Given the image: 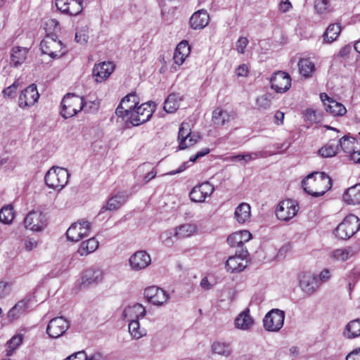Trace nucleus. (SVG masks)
Instances as JSON below:
<instances>
[{
	"label": "nucleus",
	"mask_w": 360,
	"mask_h": 360,
	"mask_svg": "<svg viewBox=\"0 0 360 360\" xmlns=\"http://www.w3.org/2000/svg\"><path fill=\"white\" fill-rule=\"evenodd\" d=\"M200 138L198 134L191 132L189 123L182 122L179 127L178 134L179 148L184 150L193 146L199 141Z\"/></svg>",
	"instance_id": "nucleus-7"
},
{
	"label": "nucleus",
	"mask_w": 360,
	"mask_h": 360,
	"mask_svg": "<svg viewBox=\"0 0 360 360\" xmlns=\"http://www.w3.org/2000/svg\"><path fill=\"white\" fill-rule=\"evenodd\" d=\"M349 252L347 248H339L330 252V256L334 260L344 262L349 258Z\"/></svg>",
	"instance_id": "nucleus-48"
},
{
	"label": "nucleus",
	"mask_w": 360,
	"mask_h": 360,
	"mask_svg": "<svg viewBox=\"0 0 360 360\" xmlns=\"http://www.w3.org/2000/svg\"><path fill=\"white\" fill-rule=\"evenodd\" d=\"M70 2L68 11H66L65 14L70 15H77L79 14L83 9L84 0H71Z\"/></svg>",
	"instance_id": "nucleus-47"
},
{
	"label": "nucleus",
	"mask_w": 360,
	"mask_h": 360,
	"mask_svg": "<svg viewBox=\"0 0 360 360\" xmlns=\"http://www.w3.org/2000/svg\"><path fill=\"white\" fill-rule=\"evenodd\" d=\"M16 89H17V85L15 84V82H14L12 85H11L8 87L4 89L3 94L4 96L11 98L13 96V95L16 91Z\"/></svg>",
	"instance_id": "nucleus-57"
},
{
	"label": "nucleus",
	"mask_w": 360,
	"mask_h": 360,
	"mask_svg": "<svg viewBox=\"0 0 360 360\" xmlns=\"http://www.w3.org/2000/svg\"><path fill=\"white\" fill-rule=\"evenodd\" d=\"M151 262L150 256L146 251L136 252L129 258V264L134 271H139L146 268Z\"/></svg>",
	"instance_id": "nucleus-21"
},
{
	"label": "nucleus",
	"mask_w": 360,
	"mask_h": 360,
	"mask_svg": "<svg viewBox=\"0 0 360 360\" xmlns=\"http://www.w3.org/2000/svg\"><path fill=\"white\" fill-rule=\"evenodd\" d=\"M91 224L88 221H82L72 224L67 230L66 236L69 240L77 242L89 235Z\"/></svg>",
	"instance_id": "nucleus-10"
},
{
	"label": "nucleus",
	"mask_w": 360,
	"mask_h": 360,
	"mask_svg": "<svg viewBox=\"0 0 360 360\" xmlns=\"http://www.w3.org/2000/svg\"><path fill=\"white\" fill-rule=\"evenodd\" d=\"M252 238V234L247 230L235 232L227 238V243L231 247H238L243 249V245Z\"/></svg>",
	"instance_id": "nucleus-26"
},
{
	"label": "nucleus",
	"mask_w": 360,
	"mask_h": 360,
	"mask_svg": "<svg viewBox=\"0 0 360 360\" xmlns=\"http://www.w3.org/2000/svg\"><path fill=\"white\" fill-rule=\"evenodd\" d=\"M234 216L240 224L249 221L251 217V207L247 202H241L235 209Z\"/></svg>",
	"instance_id": "nucleus-33"
},
{
	"label": "nucleus",
	"mask_w": 360,
	"mask_h": 360,
	"mask_svg": "<svg viewBox=\"0 0 360 360\" xmlns=\"http://www.w3.org/2000/svg\"><path fill=\"white\" fill-rule=\"evenodd\" d=\"M139 103L137 96L131 93L124 96L115 110L117 116L125 118L126 115Z\"/></svg>",
	"instance_id": "nucleus-20"
},
{
	"label": "nucleus",
	"mask_w": 360,
	"mask_h": 360,
	"mask_svg": "<svg viewBox=\"0 0 360 360\" xmlns=\"http://www.w3.org/2000/svg\"><path fill=\"white\" fill-rule=\"evenodd\" d=\"M343 335L347 339H354L360 336V319L349 321L343 330Z\"/></svg>",
	"instance_id": "nucleus-37"
},
{
	"label": "nucleus",
	"mask_w": 360,
	"mask_h": 360,
	"mask_svg": "<svg viewBox=\"0 0 360 360\" xmlns=\"http://www.w3.org/2000/svg\"><path fill=\"white\" fill-rule=\"evenodd\" d=\"M343 200L348 205L360 204V184L349 188L343 194Z\"/></svg>",
	"instance_id": "nucleus-35"
},
{
	"label": "nucleus",
	"mask_w": 360,
	"mask_h": 360,
	"mask_svg": "<svg viewBox=\"0 0 360 360\" xmlns=\"http://www.w3.org/2000/svg\"><path fill=\"white\" fill-rule=\"evenodd\" d=\"M146 311V308L139 303H136L131 306L127 307L123 312L122 316L130 320H138L144 317Z\"/></svg>",
	"instance_id": "nucleus-30"
},
{
	"label": "nucleus",
	"mask_w": 360,
	"mask_h": 360,
	"mask_svg": "<svg viewBox=\"0 0 360 360\" xmlns=\"http://www.w3.org/2000/svg\"><path fill=\"white\" fill-rule=\"evenodd\" d=\"M40 46L43 53L52 58L60 57L64 54V52L62 51L61 41L49 36L41 41Z\"/></svg>",
	"instance_id": "nucleus-15"
},
{
	"label": "nucleus",
	"mask_w": 360,
	"mask_h": 360,
	"mask_svg": "<svg viewBox=\"0 0 360 360\" xmlns=\"http://www.w3.org/2000/svg\"><path fill=\"white\" fill-rule=\"evenodd\" d=\"M72 360H85L86 353L84 351H80L70 355Z\"/></svg>",
	"instance_id": "nucleus-64"
},
{
	"label": "nucleus",
	"mask_w": 360,
	"mask_h": 360,
	"mask_svg": "<svg viewBox=\"0 0 360 360\" xmlns=\"http://www.w3.org/2000/svg\"><path fill=\"white\" fill-rule=\"evenodd\" d=\"M103 278V272L99 269H86L82 277L81 285L83 288L92 285H97L102 282Z\"/></svg>",
	"instance_id": "nucleus-22"
},
{
	"label": "nucleus",
	"mask_w": 360,
	"mask_h": 360,
	"mask_svg": "<svg viewBox=\"0 0 360 360\" xmlns=\"http://www.w3.org/2000/svg\"><path fill=\"white\" fill-rule=\"evenodd\" d=\"M357 141L355 138L350 136H344L340 140L338 146L342 150L348 154H350L356 148Z\"/></svg>",
	"instance_id": "nucleus-41"
},
{
	"label": "nucleus",
	"mask_w": 360,
	"mask_h": 360,
	"mask_svg": "<svg viewBox=\"0 0 360 360\" xmlns=\"http://www.w3.org/2000/svg\"><path fill=\"white\" fill-rule=\"evenodd\" d=\"M349 159L354 163H360V150H355V149L349 154Z\"/></svg>",
	"instance_id": "nucleus-60"
},
{
	"label": "nucleus",
	"mask_w": 360,
	"mask_h": 360,
	"mask_svg": "<svg viewBox=\"0 0 360 360\" xmlns=\"http://www.w3.org/2000/svg\"><path fill=\"white\" fill-rule=\"evenodd\" d=\"M155 108L154 102H147L141 105L134 107L125 118L133 126H139L148 121L153 115Z\"/></svg>",
	"instance_id": "nucleus-2"
},
{
	"label": "nucleus",
	"mask_w": 360,
	"mask_h": 360,
	"mask_svg": "<svg viewBox=\"0 0 360 360\" xmlns=\"http://www.w3.org/2000/svg\"><path fill=\"white\" fill-rule=\"evenodd\" d=\"M298 212L296 202L288 199L280 202L276 210V215L279 220L288 221L293 218Z\"/></svg>",
	"instance_id": "nucleus-9"
},
{
	"label": "nucleus",
	"mask_w": 360,
	"mask_h": 360,
	"mask_svg": "<svg viewBox=\"0 0 360 360\" xmlns=\"http://www.w3.org/2000/svg\"><path fill=\"white\" fill-rule=\"evenodd\" d=\"M98 247V241L92 237L86 241L82 242L78 249V253L81 256L87 255L94 252Z\"/></svg>",
	"instance_id": "nucleus-39"
},
{
	"label": "nucleus",
	"mask_w": 360,
	"mask_h": 360,
	"mask_svg": "<svg viewBox=\"0 0 360 360\" xmlns=\"http://www.w3.org/2000/svg\"><path fill=\"white\" fill-rule=\"evenodd\" d=\"M209 22V15L205 10L194 13L190 18L189 23L194 30L202 29Z\"/></svg>",
	"instance_id": "nucleus-31"
},
{
	"label": "nucleus",
	"mask_w": 360,
	"mask_h": 360,
	"mask_svg": "<svg viewBox=\"0 0 360 360\" xmlns=\"http://www.w3.org/2000/svg\"><path fill=\"white\" fill-rule=\"evenodd\" d=\"M70 324L67 319L63 316L52 319L46 328V333L52 338L62 336L69 328Z\"/></svg>",
	"instance_id": "nucleus-13"
},
{
	"label": "nucleus",
	"mask_w": 360,
	"mask_h": 360,
	"mask_svg": "<svg viewBox=\"0 0 360 360\" xmlns=\"http://www.w3.org/2000/svg\"><path fill=\"white\" fill-rule=\"evenodd\" d=\"M271 88L276 93L286 92L291 86L290 76L283 71H278L274 73L270 79Z\"/></svg>",
	"instance_id": "nucleus-11"
},
{
	"label": "nucleus",
	"mask_w": 360,
	"mask_h": 360,
	"mask_svg": "<svg viewBox=\"0 0 360 360\" xmlns=\"http://www.w3.org/2000/svg\"><path fill=\"white\" fill-rule=\"evenodd\" d=\"M24 224L27 229L33 231H41L47 224L46 214L38 210L31 211L26 215Z\"/></svg>",
	"instance_id": "nucleus-8"
},
{
	"label": "nucleus",
	"mask_w": 360,
	"mask_h": 360,
	"mask_svg": "<svg viewBox=\"0 0 360 360\" xmlns=\"http://www.w3.org/2000/svg\"><path fill=\"white\" fill-rule=\"evenodd\" d=\"M338 150V145L333 143H328L319 150V153L323 158H331L336 155Z\"/></svg>",
	"instance_id": "nucleus-46"
},
{
	"label": "nucleus",
	"mask_w": 360,
	"mask_h": 360,
	"mask_svg": "<svg viewBox=\"0 0 360 360\" xmlns=\"http://www.w3.org/2000/svg\"><path fill=\"white\" fill-rule=\"evenodd\" d=\"M127 197L124 193H117L110 198L107 203L103 205L100 211L102 213L105 211H114L118 210L127 201Z\"/></svg>",
	"instance_id": "nucleus-32"
},
{
	"label": "nucleus",
	"mask_w": 360,
	"mask_h": 360,
	"mask_svg": "<svg viewBox=\"0 0 360 360\" xmlns=\"http://www.w3.org/2000/svg\"><path fill=\"white\" fill-rule=\"evenodd\" d=\"M84 106V101L82 97L68 94L62 100L60 115L65 119L72 117L82 110Z\"/></svg>",
	"instance_id": "nucleus-4"
},
{
	"label": "nucleus",
	"mask_w": 360,
	"mask_h": 360,
	"mask_svg": "<svg viewBox=\"0 0 360 360\" xmlns=\"http://www.w3.org/2000/svg\"><path fill=\"white\" fill-rule=\"evenodd\" d=\"M257 156L258 153H250L231 155L229 157L227 160L232 162H240L242 165H245L247 162L257 158Z\"/></svg>",
	"instance_id": "nucleus-43"
},
{
	"label": "nucleus",
	"mask_w": 360,
	"mask_h": 360,
	"mask_svg": "<svg viewBox=\"0 0 360 360\" xmlns=\"http://www.w3.org/2000/svg\"><path fill=\"white\" fill-rule=\"evenodd\" d=\"M181 97L177 94H171L164 103V110L167 112H174L180 106Z\"/></svg>",
	"instance_id": "nucleus-38"
},
{
	"label": "nucleus",
	"mask_w": 360,
	"mask_h": 360,
	"mask_svg": "<svg viewBox=\"0 0 360 360\" xmlns=\"http://www.w3.org/2000/svg\"><path fill=\"white\" fill-rule=\"evenodd\" d=\"M274 119H275V123L277 125L282 124L283 122V120H284V113L281 111H276L275 113V115H274Z\"/></svg>",
	"instance_id": "nucleus-63"
},
{
	"label": "nucleus",
	"mask_w": 360,
	"mask_h": 360,
	"mask_svg": "<svg viewBox=\"0 0 360 360\" xmlns=\"http://www.w3.org/2000/svg\"><path fill=\"white\" fill-rule=\"evenodd\" d=\"M304 119L311 124L317 122L316 112L313 109L309 108L305 110Z\"/></svg>",
	"instance_id": "nucleus-54"
},
{
	"label": "nucleus",
	"mask_w": 360,
	"mask_h": 360,
	"mask_svg": "<svg viewBox=\"0 0 360 360\" xmlns=\"http://www.w3.org/2000/svg\"><path fill=\"white\" fill-rule=\"evenodd\" d=\"M278 6L279 10L283 13L288 12L292 8L289 0H280Z\"/></svg>",
	"instance_id": "nucleus-56"
},
{
	"label": "nucleus",
	"mask_w": 360,
	"mask_h": 360,
	"mask_svg": "<svg viewBox=\"0 0 360 360\" xmlns=\"http://www.w3.org/2000/svg\"><path fill=\"white\" fill-rule=\"evenodd\" d=\"M299 72L304 79L310 78L316 72L315 64L309 58H301L298 62Z\"/></svg>",
	"instance_id": "nucleus-36"
},
{
	"label": "nucleus",
	"mask_w": 360,
	"mask_h": 360,
	"mask_svg": "<svg viewBox=\"0 0 360 360\" xmlns=\"http://www.w3.org/2000/svg\"><path fill=\"white\" fill-rule=\"evenodd\" d=\"M235 113L223 110L220 108L214 109L212 112V122L217 126H223L235 119Z\"/></svg>",
	"instance_id": "nucleus-29"
},
{
	"label": "nucleus",
	"mask_w": 360,
	"mask_h": 360,
	"mask_svg": "<svg viewBox=\"0 0 360 360\" xmlns=\"http://www.w3.org/2000/svg\"><path fill=\"white\" fill-rule=\"evenodd\" d=\"M257 104L261 108L268 109L271 106V100L266 95H264L257 99Z\"/></svg>",
	"instance_id": "nucleus-53"
},
{
	"label": "nucleus",
	"mask_w": 360,
	"mask_h": 360,
	"mask_svg": "<svg viewBox=\"0 0 360 360\" xmlns=\"http://www.w3.org/2000/svg\"><path fill=\"white\" fill-rule=\"evenodd\" d=\"M254 323V319L251 316L249 309L241 311L234 320L235 327L241 330H249Z\"/></svg>",
	"instance_id": "nucleus-25"
},
{
	"label": "nucleus",
	"mask_w": 360,
	"mask_h": 360,
	"mask_svg": "<svg viewBox=\"0 0 360 360\" xmlns=\"http://www.w3.org/2000/svg\"><path fill=\"white\" fill-rule=\"evenodd\" d=\"M144 296L150 303L157 306L162 305L169 298V295L163 289L157 286L146 288Z\"/></svg>",
	"instance_id": "nucleus-17"
},
{
	"label": "nucleus",
	"mask_w": 360,
	"mask_h": 360,
	"mask_svg": "<svg viewBox=\"0 0 360 360\" xmlns=\"http://www.w3.org/2000/svg\"><path fill=\"white\" fill-rule=\"evenodd\" d=\"M22 341L21 335H15L7 342L8 347L11 350H14L22 343Z\"/></svg>",
	"instance_id": "nucleus-52"
},
{
	"label": "nucleus",
	"mask_w": 360,
	"mask_h": 360,
	"mask_svg": "<svg viewBox=\"0 0 360 360\" xmlns=\"http://www.w3.org/2000/svg\"><path fill=\"white\" fill-rule=\"evenodd\" d=\"M320 98L323 103L327 112L333 116H342L347 112L344 105L330 98L326 93L320 94Z\"/></svg>",
	"instance_id": "nucleus-19"
},
{
	"label": "nucleus",
	"mask_w": 360,
	"mask_h": 360,
	"mask_svg": "<svg viewBox=\"0 0 360 360\" xmlns=\"http://www.w3.org/2000/svg\"><path fill=\"white\" fill-rule=\"evenodd\" d=\"M190 53V46L186 41H181L174 51L173 59L174 63L181 65Z\"/></svg>",
	"instance_id": "nucleus-34"
},
{
	"label": "nucleus",
	"mask_w": 360,
	"mask_h": 360,
	"mask_svg": "<svg viewBox=\"0 0 360 360\" xmlns=\"http://www.w3.org/2000/svg\"><path fill=\"white\" fill-rule=\"evenodd\" d=\"M212 350L215 354L228 356L231 352V346L229 343L216 342L212 345Z\"/></svg>",
	"instance_id": "nucleus-45"
},
{
	"label": "nucleus",
	"mask_w": 360,
	"mask_h": 360,
	"mask_svg": "<svg viewBox=\"0 0 360 360\" xmlns=\"http://www.w3.org/2000/svg\"><path fill=\"white\" fill-rule=\"evenodd\" d=\"M285 317V311L278 309H272L263 319V327L268 332L277 333L283 326Z\"/></svg>",
	"instance_id": "nucleus-6"
},
{
	"label": "nucleus",
	"mask_w": 360,
	"mask_h": 360,
	"mask_svg": "<svg viewBox=\"0 0 360 360\" xmlns=\"http://www.w3.org/2000/svg\"><path fill=\"white\" fill-rule=\"evenodd\" d=\"M113 70L112 63L103 62L94 65L92 73L96 82H102L112 74Z\"/></svg>",
	"instance_id": "nucleus-24"
},
{
	"label": "nucleus",
	"mask_w": 360,
	"mask_h": 360,
	"mask_svg": "<svg viewBox=\"0 0 360 360\" xmlns=\"http://www.w3.org/2000/svg\"><path fill=\"white\" fill-rule=\"evenodd\" d=\"M70 174L63 167H53L46 174L44 181L48 187L62 190L68 184Z\"/></svg>",
	"instance_id": "nucleus-3"
},
{
	"label": "nucleus",
	"mask_w": 360,
	"mask_h": 360,
	"mask_svg": "<svg viewBox=\"0 0 360 360\" xmlns=\"http://www.w3.org/2000/svg\"><path fill=\"white\" fill-rule=\"evenodd\" d=\"M198 228L197 226L194 224H184L180 226H176L174 231H168L164 232L161 234L160 237L163 239L166 237V239L170 238L172 236H175L176 238H186L188 237H191L195 235L197 232Z\"/></svg>",
	"instance_id": "nucleus-16"
},
{
	"label": "nucleus",
	"mask_w": 360,
	"mask_h": 360,
	"mask_svg": "<svg viewBox=\"0 0 360 360\" xmlns=\"http://www.w3.org/2000/svg\"><path fill=\"white\" fill-rule=\"evenodd\" d=\"M315 9L320 14H324L329 11L330 4L328 0H319L315 3Z\"/></svg>",
	"instance_id": "nucleus-50"
},
{
	"label": "nucleus",
	"mask_w": 360,
	"mask_h": 360,
	"mask_svg": "<svg viewBox=\"0 0 360 360\" xmlns=\"http://www.w3.org/2000/svg\"><path fill=\"white\" fill-rule=\"evenodd\" d=\"M25 248L27 250H32L37 246V242L34 240L29 238L25 242Z\"/></svg>",
	"instance_id": "nucleus-62"
},
{
	"label": "nucleus",
	"mask_w": 360,
	"mask_h": 360,
	"mask_svg": "<svg viewBox=\"0 0 360 360\" xmlns=\"http://www.w3.org/2000/svg\"><path fill=\"white\" fill-rule=\"evenodd\" d=\"M346 360H360V347L347 354Z\"/></svg>",
	"instance_id": "nucleus-58"
},
{
	"label": "nucleus",
	"mask_w": 360,
	"mask_h": 360,
	"mask_svg": "<svg viewBox=\"0 0 360 360\" xmlns=\"http://www.w3.org/2000/svg\"><path fill=\"white\" fill-rule=\"evenodd\" d=\"M85 360H106V359L101 353L96 352L90 356L86 354Z\"/></svg>",
	"instance_id": "nucleus-61"
},
{
	"label": "nucleus",
	"mask_w": 360,
	"mask_h": 360,
	"mask_svg": "<svg viewBox=\"0 0 360 360\" xmlns=\"http://www.w3.org/2000/svg\"><path fill=\"white\" fill-rule=\"evenodd\" d=\"M249 44L248 38L245 37H240L238 38L236 43V51L240 54H244L245 53V49Z\"/></svg>",
	"instance_id": "nucleus-51"
},
{
	"label": "nucleus",
	"mask_w": 360,
	"mask_h": 360,
	"mask_svg": "<svg viewBox=\"0 0 360 360\" xmlns=\"http://www.w3.org/2000/svg\"><path fill=\"white\" fill-rule=\"evenodd\" d=\"M29 49L22 46H14L11 50L10 64L12 67L18 68L25 61Z\"/></svg>",
	"instance_id": "nucleus-27"
},
{
	"label": "nucleus",
	"mask_w": 360,
	"mask_h": 360,
	"mask_svg": "<svg viewBox=\"0 0 360 360\" xmlns=\"http://www.w3.org/2000/svg\"><path fill=\"white\" fill-rule=\"evenodd\" d=\"M14 218V212L13 207L6 205L3 207L0 210V221L5 224H9L12 222Z\"/></svg>",
	"instance_id": "nucleus-44"
},
{
	"label": "nucleus",
	"mask_w": 360,
	"mask_h": 360,
	"mask_svg": "<svg viewBox=\"0 0 360 360\" xmlns=\"http://www.w3.org/2000/svg\"><path fill=\"white\" fill-rule=\"evenodd\" d=\"M248 73V69L246 65L243 64L238 66L236 70V74L238 77H246Z\"/></svg>",
	"instance_id": "nucleus-59"
},
{
	"label": "nucleus",
	"mask_w": 360,
	"mask_h": 360,
	"mask_svg": "<svg viewBox=\"0 0 360 360\" xmlns=\"http://www.w3.org/2000/svg\"><path fill=\"white\" fill-rule=\"evenodd\" d=\"M360 229L359 218L354 214H349L338 226L335 229V235L342 240H346L352 237Z\"/></svg>",
	"instance_id": "nucleus-5"
},
{
	"label": "nucleus",
	"mask_w": 360,
	"mask_h": 360,
	"mask_svg": "<svg viewBox=\"0 0 360 360\" xmlns=\"http://www.w3.org/2000/svg\"><path fill=\"white\" fill-rule=\"evenodd\" d=\"M89 39V27L85 25L77 29L75 34V40L78 43L84 44Z\"/></svg>",
	"instance_id": "nucleus-49"
},
{
	"label": "nucleus",
	"mask_w": 360,
	"mask_h": 360,
	"mask_svg": "<svg viewBox=\"0 0 360 360\" xmlns=\"http://www.w3.org/2000/svg\"><path fill=\"white\" fill-rule=\"evenodd\" d=\"M331 277V274L330 270L325 269L321 271L319 275L318 276V280H319L320 286L323 283H326L330 280Z\"/></svg>",
	"instance_id": "nucleus-55"
},
{
	"label": "nucleus",
	"mask_w": 360,
	"mask_h": 360,
	"mask_svg": "<svg viewBox=\"0 0 360 360\" xmlns=\"http://www.w3.org/2000/svg\"><path fill=\"white\" fill-rule=\"evenodd\" d=\"M128 326L129 332L134 339L138 340L146 335V330L140 328L138 320H130Z\"/></svg>",
	"instance_id": "nucleus-42"
},
{
	"label": "nucleus",
	"mask_w": 360,
	"mask_h": 360,
	"mask_svg": "<svg viewBox=\"0 0 360 360\" xmlns=\"http://www.w3.org/2000/svg\"><path fill=\"white\" fill-rule=\"evenodd\" d=\"M39 98L37 86L30 84L22 90L18 98V105L21 108H26L34 105Z\"/></svg>",
	"instance_id": "nucleus-14"
},
{
	"label": "nucleus",
	"mask_w": 360,
	"mask_h": 360,
	"mask_svg": "<svg viewBox=\"0 0 360 360\" xmlns=\"http://www.w3.org/2000/svg\"><path fill=\"white\" fill-rule=\"evenodd\" d=\"M213 191L214 186L206 181L195 186L190 192L189 196L193 202H202L206 198L211 195Z\"/></svg>",
	"instance_id": "nucleus-18"
},
{
	"label": "nucleus",
	"mask_w": 360,
	"mask_h": 360,
	"mask_svg": "<svg viewBox=\"0 0 360 360\" xmlns=\"http://www.w3.org/2000/svg\"><path fill=\"white\" fill-rule=\"evenodd\" d=\"M248 251L242 249L239 254L231 256L226 260L225 267L231 273H239L243 271L247 266L246 257Z\"/></svg>",
	"instance_id": "nucleus-12"
},
{
	"label": "nucleus",
	"mask_w": 360,
	"mask_h": 360,
	"mask_svg": "<svg viewBox=\"0 0 360 360\" xmlns=\"http://www.w3.org/2000/svg\"><path fill=\"white\" fill-rule=\"evenodd\" d=\"M304 191L313 197L324 195L332 186L330 178L324 172H313L302 181Z\"/></svg>",
	"instance_id": "nucleus-1"
},
{
	"label": "nucleus",
	"mask_w": 360,
	"mask_h": 360,
	"mask_svg": "<svg viewBox=\"0 0 360 360\" xmlns=\"http://www.w3.org/2000/svg\"><path fill=\"white\" fill-rule=\"evenodd\" d=\"M341 32V27L339 24L335 23V24H330L326 29V32H324L323 37V42L324 43H331L337 39L338 37L339 36L340 33Z\"/></svg>",
	"instance_id": "nucleus-40"
},
{
	"label": "nucleus",
	"mask_w": 360,
	"mask_h": 360,
	"mask_svg": "<svg viewBox=\"0 0 360 360\" xmlns=\"http://www.w3.org/2000/svg\"><path fill=\"white\" fill-rule=\"evenodd\" d=\"M300 285L302 290L309 295L314 294L320 288L319 280L316 274H304L300 281Z\"/></svg>",
	"instance_id": "nucleus-23"
},
{
	"label": "nucleus",
	"mask_w": 360,
	"mask_h": 360,
	"mask_svg": "<svg viewBox=\"0 0 360 360\" xmlns=\"http://www.w3.org/2000/svg\"><path fill=\"white\" fill-rule=\"evenodd\" d=\"M30 299L27 298L18 302L8 312V318L14 321L26 314L30 307Z\"/></svg>",
	"instance_id": "nucleus-28"
}]
</instances>
